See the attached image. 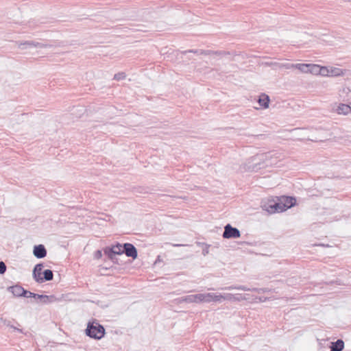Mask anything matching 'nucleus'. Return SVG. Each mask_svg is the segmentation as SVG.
<instances>
[{"mask_svg": "<svg viewBox=\"0 0 351 351\" xmlns=\"http://www.w3.org/2000/svg\"><path fill=\"white\" fill-rule=\"evenodd\" d=\"M296 198L293 196L282 195L274 197L262 202L261 207L269 214L282 213L295 206Z\"/></svg>", "mask_w": 351, "mask_h": 351, "instance_id": "obj_1", "label": "nucleus"}, {"mask_svg": "<svg viewBox=\"0 0 351 351\" xmlns=\"http://www.w3.org/2000/svg\"><path fill=\"white\" fill-rule=\"evenodd\" d=\"M43 267L44 263H39L33 268L32 277L37 283H43L47 281H51L53 278V271L49 269L43 270Z\"/></svg>", "mask_w": 351, "mask_h": 351, "instance_id": "obj_2", "label": "nucleus"}, {"mask_svg": "<svg viewBox=\"0 0 351 351\" xmlns=\"http://www.w3.org/2000/svg\"><path fill=\"white\" fill-rule=\"evenodd\" d=\"M85 334L91 339L99 340L104 337L106 329L97 320L93 319L88 322L86 328L85 329Z\"/></svg>", "mask_w": 351, "mask_h": 351, "instance_id": "obj_3", "label": "nucleus"}, {"mask_svg": "<svg viewBox=\"0 0 351 351\" xmlns=\"http://www.w3.org/2000/svg\"><path fill=\"white\" fill-rule=\"evenodd\" d=\"M267 158L266 154H256L251 157L247 164V169L250 171L256 172L263 169L267 165L265 164V160Z\"/></svg>", "mask_w": 351, "mask_h": 351, "instance_id": "obj_4", "label": "nucleus"}, {"mask_svg": "<svg viewBox=\"0 0 351 351\" xmlns=\"http://www.w3.org/2000/svg\"><path fill=\"white\" fill-rule=\"evenodd\" d=\"M222 237L223 239H237L241 237V232L237 228L232 226L230 223H227L224 226Z\"/></svg>", "mask_w": 351, "mask_h": 351, "instance_id": "obj_5", "label": "nucleus"}, {"mask_svg": "<svg viewBox=\"0 0 351 351\" xmlns=\"http://www.w3.org/2000/svg\"><path fill=\"white\" fill-rule=\"evenodd\" d=\"M7 290L12 293L14 297H23L29 298V293L30 291L25 289L23 287L19 285L10 286L7 288Z\"/></svg>", "mask_w": 351, "mask_h": 351, "instance_id": "obj_6", "label": "nucleus"}, {"mask_svg": "<svg viewBox=\"0 0 351 351\" xmlns=\"http://www.w3.org/2000/svg\"><path fill=\"white\" fill-rule=\"evenodd\" d=\"M29 298H34L35 300H39L43 304H50L57 300L56 297L54 295H43L31 292L29 293Z\"/></svg>", "mask_w": 351, "mask_h": 351, "instance_id": "obj_7", "label": "nucleus"}, {"mask_svg": "<svg viewBox=\"0 0 351 351\" xmlns=\"http://www.w3.org/2000/svg\"><path fill=\"white\" fill-rule=\"evenodd\" d=\"M124 254L130 258H132V260H135L138 257V250L136 247L130 243H123Z\"/></svg>", "mask_w": 351, "mask_h": 351, "instance_id": "obj_8", "label": "nucleus"}, {"mask_svg": "<svg viewBox=\"0 0 351 351\" xmlns=\"http://www.w3.org/2000/svg\"><path fill=\"white\" fill-rule=\"evenodd\" d=\"M104 255L113 263L119 264V259L115 256V252L113 245L106 246L103 249Z\"/></svg>", "mask_w": 351, "mask_h": 351, "instance_id": "obj_9", "label": "nucleus"}, {"mask_svg": "<svg viewBox=\"0 0 351 351\" xmlns=\"http://www.w3.org/2000/svg\"><path fill=\"white\" fill-rule=\"evenodd\" d=\"M47 254V252L46 247H45L44 245L38 244V245H35L34 246L33 254L36 258H37L38 259L43 258L45 257H46Z\"/></svg>", "mask_w": 351, "mask_h": 351, "instance_id": "obj_10", "label": "nucleus"}, {"mask_svg": "<svg viewBox=\"0 0 351 351\" xmlns=\"http://www.w3.org/2000/svg\"><path fill=\"white\" fill-rule=\"evenodd\" d=\"M285 69H297L302 73H308L309 66L308 64L298 63V64H286L282 65Z\"/></svg>", "mask_w": 351, "mask_h": 351, "instance_id": "obj_11", "label": "nucleus"}, {"mask_svg": "<svg viewBox=\"0 0 351 351\" xmlns=\"http://www.w3.org/2000/svg\"><path fill=\"white\" fill-rule=\"evenodd\" d=\"M344 341L341 339H338L335 341L330 342V351H343L344 349Z\"/></svg>", "mask_w": 351, "mask_h": 351, "instance_id": "obj_12", "label": "nucleus"}, {"mask_svg": "<svg viewBox=\"0 0 351 351\" xmlns=\"http://www.w3.org/2000/svg\"><path fill=\"white\" fill-rule=\"evenodd\" d=\"M61 44L60 43H58L57 41H53L51 43L45 42V43H40L38 41H35V45L34 47L36 48H51V47H60Z\"/></svg>", "mask_w": 351, "mask_h": 351, "instance_id": "obj_13", "label": "nucleus"}, {"mask_svg": "<svg viewBox=\"0 0 351 351\" xmlns=\"http://www.w3.org/2000/svg\"><path fill=\"white\" fill-rule=\"evenodd\" d=\"M258 103L263 108H267L270 103V98L267 94L261 93L258 97Z\"/></svg>", "mask_w": 351, "mask_h": 351, "instance_id": "obj_14", "label": "nucleus"}, {"mask_svg": "<svg viewBox=\"0 0 351 351\" xmlns=\"http://www.w3.org/2000/svg\"><path fill=\"white\" fill-rule=\"evenodd\" d=\"M309 66V70L308 73L314 75H318L319 73H322V71H327L326 66H321L317 64H308Z\"/></svg>", "mask_w": 351, "mask_h": 351, "instance_id": "obj_15", "label": "nucleus"}, {"mask_svg": "<svg viewBox=\"0 0 351 351\" xmlns=\"http://www.w3.org/2000/svg\"><path fill=\"white\" fill-rule=\"evenodd\" d=\"M326 71L329 73L330 77H339L345 74V71L337 67H330V69L327 67V71Z\"/></svg>", "mask_w": 351, "mask_h": 351, "instance_id": "obj_16", "label": "nucleus"}, {"mask_svg": "<svg viewBox=\"0 0 351 351\" xmlns=\"http://www.w3.org/2000/svg\"><path fill=\"white\" fill-rule=\"evenodd\" d=\"M337 112L339 114L346 115L351 113V106L348 104H340L337 108Z\"/></svg>", "mask_w": 351, "mask_h": 351, "instance_id": "obj_17", "label": "nucleus"}, {"mask_svg": "<svg viewBox=\"0 0 351 351\" xmlns=\"http://www.w3.org/2000/svg\"><path fill=\"white\" fill-rule=\"evenodd\" d=\"M210 295L209 293H197L194 295L195 303L208 302Z\"/></svg>", "mask_w": 351, "mask_h": 351, "instance_id": "obj_18", "label": "nucleus"}, {"mask_svg": "<svg viewBox=\"0 0 351 351\" xmlns=\"http://www.w3.org/2000/svg\"><path fill=\"white\" fill-rule=\"evenodd\" d=\"M19 48L21 49H27L34 47L35 40H26L25 42H17Z\"/></svg>", "mask_w": 351, "mask_h": 351, "instance_id": "obj_19", "label": "nucleus"}, {"mask_svg": "<svg viewBox=\"0 0 351 351\" xmlns=\"http://www.w3.org/2000/svg\"><path fill=\"white\" fill-rule=\"evenodd\" d=\"M211 50H203V49H189L182 52L183 54L187 53H193L197 55H210Z\"/></svg>", "mask_w": 351, "mask_h": 351, "instance_id": "obj_20", "label": "nucleus"}, {"mask_svg": "<svg viewBox=\"0 0 351 351\" xmlns=\"http://www.w3.org/2000/svg\"><path fill=\"white\" fill-rule=\"evenodd\" d=\"M210 295V298H209V300L208 301V302H220L221 300V299H226L227 298V295L226 296H223L222 295H217L216 293H208Z\"/></svg>", "mask_w": 351, "mask_h": 351, "instance_id": "obj_21", "label": "nucleus"}, {"mask_svg": "<svg viewBox=\"0 0 351 351\" xmlns=\"http://www.w3.org/2000/svg\"><path fill=\"white\" fill-rule=\"evenodd\" d=\"M113 246L114 249L115 256L122 255L124 254L123 243L116 242L115 244L113 245Z\"/></svg>", "mask_w": 351, "mask_h": 351, "instance_id": "obj_22", "label": "nucleus"}, {"mask_svg": "<svg viewBox=\"0 0 351 351\" xmlns=\"http://www.w3.org/2000/svg\"><path fill=\"white\" fill-rule=\"evenodd\" d=\"M178 302H186V303H195L194 295H189L184 297L178 298Z\"/></svg>", "mask_w": 351, "mask_h": 351, "instance_id": "obj_23", "label": "nucleus"}, {"mask_svg": "<svg viewBox=\"0 0 351 351\" xmlns=\"http://www.w3.org/2000/svg\"><path fill=\"white\" fill-rule=\"evenodd\" d=\"M1 321H2V322H3V324L4 325H5V326H8V327H10V328H11L14 329V331H17V332H20V333H22V334H23V333H24V332H23V329H21V328H19L18 327H16V326H14V325H12V324H11V322H10V320H8V319H1Z\"/></svg>", "mask_w": 351, "mask_h": 351, "instance_id": "obj_24", "label": "nucleus"}, {"mask_svg": "<svg viewBox=\"0 0 351 351\" xmlns=\"http://www.w3.org/2000/svg\"><path fill=\"white\" fill-rule=\"evenodd\" d=\"M226 299L240 301L241 300L243 299V297H242L241 294H239V293H237V294H235V295H233V294H231V293H228Z\"/></svg>", "mask_w": 351, "mask_h": 351, "instance_id": "obj_25", "label": "nucleus"}, {"mask_svg": "<svg viewBox=\"0 0 351 351\" xmlns=\"http://www.w3.org/2000/svg\"><path fill=\"white\" fill-rule=\"evenodd\" d=\"M226 290H232V289H238L242 291H247L249 289L246 288L245 286H229L225 288Z\"/></svg>", "mask_w": 351, "mask_h": 351, "instance_id": "obj_26", "label": "nucleus"}, {"mask_svg": "<svg viewBox=\"0 0 351 351\" xmlns=\"http://www.w3.org/2000/svg\"><path fill=\"white\" fill-rule=\"evenodd\" d=\"M210 54H215L219 56H224L226 55H230V53L229 51H211Z\"/></svg>", "mask_w": 351, "mask_h": 351, "instance_id": "obj_27", "label": "nucleus"}, {"mask_svg": "<svg viewBox=\"0 0 351 351\" xmlns=\"http://www.w3.org/2000/svg\"><path fill=\"white\" fill-rule=\"evenodd\" d=\"M126 77L125 73L123 72H119V73H117L114 75V80H116L117 81H119V80H123L125 79Z\"/></svg>", "mask_w": 351, "mask_h": 351, "instance_id": "obj_28", "label": "nucleus"}, {"mask_svg": "<svg viewBox=\"0 0 351 351\" xmlns=\"http://www.w3.org/2000/svg\"><path fill=\"white\" fill-rule=\"evenodd\" d=\"M7 266L5 263L2 261H0V274H4L6 271Z\"/></svg>", "mask_w": 351, "mask_h": 351, "instance_id": "obj_29", "label": "nucleus"}, {"mask_svg": "<svg viewBox=\"0 0 351 351\" xmlns=\"http://www.w3.org/2000/svg\"><path fill=\"white\" fill-rule=\"evenodd\" d=\"M210 247V245L207 244L205 245V246L202 249V254L203 256H206L209 254V247Z\"/></svg>", "mask_w": 351, "mask_h": 351, "instance_id": "obj_30", "label": "nucleus"}, {"mask_svg": "<svg viewBox=\"0 0 351 351\" xmlns=\"http://www.w3.org/2000/svg\"><path fill=\"white\" fill-rule=\"evenodd\" d=\"M102 256H103V254H102L101 250H97L95 252L94 258L95 259H100L102 257Z\"/></svg>", "mask_w": 351, "mask_h": 351, "instance_id": "obj_31", "label": "nucleus"}, {"mask_svg": "<svg viewBox=\"0 0 351 351\" xmlns=\"http://www.w3.org/2000/svg\"><path fill=\"white\" fill-rule=\"evenodd\" d=\"M196 245L199 247H204L205 245H207L208 243H206L204 242H200V241H196L195 242Z\"/></svg>", "mask_w": 351, "mask_h": 351, "instance_id": "obj_32", "label": "nucleus"}, {"mask_svg": "<svg viewBox=\"0 0 351 351\" xmlns=\"http://www.w3.org/2000/svg\"><path fill=\"white\" fill-rule=\"evenodd\" d=\"M319 74L323 75V76H329V73H328L326 71H322V73H319Z\"/></svg>", "mask_w": 351, "mask_h": 351, "instance_id": "obj_33", "label": "nucleus"}, {"mask_svg": "<svg viewBox=\"0 0 351 351\" xmlns=\"http://www.w3.org/2000/svg\"><path fill=\"white\" fill-rule=\"evenodd\" d=\"M173 246H174V247H180V246H184V245H182V244H173Z\"/></svg>", "mask_w": 351, "mask_h": 351, "instance_id": "obj_34", "label": "nucleus"}, {"mask_svg": "<svg viewBox=\"0 0 351 351\" xmlns=\"http://www.w3.org/2000/svg\"><path fill=\"white\" fill-rule=\"evenodd\" d=\"M14 322L16 323V327H19V326H21L19 322H17L16 320H14Z\"/></svg>", "mask_w": 351, "mask_h": 351, "instance_id": "obj_35", "label": "nucleus"}, {"mask_svg": "<svg viewBox=\"0 0 351 351\" xmlns=\"http://www.w3.org/2000/svg\"><path fill=\"white\" fill-rule=\"evenodd\" d=\"M14 322L16 323V327H19V326H21L19 322H17L16 320H14Z\"/></svg>", "mask_w": 351, "mask_h": 351, "instance_id": "obj_36", "label": "nucleus"}, {"mask_svg": "<svg viewBox=\"0 0 351 351\" xmlns=\"http://www.w3.org/2000/svg\"><path fill=\"white\" fill-rule=\"evenodd\" d=\"M350 104H351V102H350Z\"/></svg>", "mask_w": 351, "mask_h": 351, "instance_id": "obj_37", "label": "nucleus"}]
</instances>
